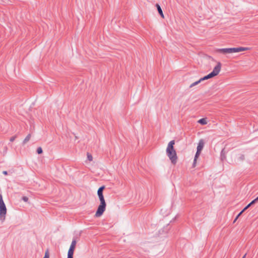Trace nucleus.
<instances>
[{"label": "nucleus", "mask_w": 258, "mask_h": 258, "mask_svg": "<svg viewBox=\"0 0 258 258\" xmlns=\"http://www.w3.org/2000/svg\"><path fill=\"white\" fill-rule=\"evenodd\" d=\"M37 153L38 154H41L42 153V149L41 147H39L37 149Z\"/></svg>", "instance_id": "nucleus-18"}, {"label": "nucleus", "mask_w": 258, "mask_h": 258, "mask_svg": "<svg viewBox=\"0 0 258 258\" xmlns=\"http://www.w3.org/2000/svg\"><path fill=\"white\" fill-rule=\"evenodd\" d=\"M245 256H246V254L243 256L242 258H245Z\"/></svg>", "instance_id": "nucleus-28"}, {"label": "nucleus", "mask_w": 258, "mask_h": 258, "mask_svg": "<svg viewBox=\"0 0 258 258\" xmlns=\"http://www.w3.org/2000/svg\"><path fill=\"white\" fill-rule=\"evenodd\" d=\"M87 158H88V160L90 161H91L93 160L92 156L89 153H87Z\"/></svg>", "instance_id": "nucleus-17"}, {"label": "nucleus", "mask_w": 258, "mask_h": 258, "mask_svg": "<svg viewBox=\"0 0 258 258\" xmlns=\"http://www.w3.org/2000/svg\"><path fill=\"white\" fill-rule=\"evenodd\" d=\"M22 200L24 201L27 202L28 201V198L27 197H23Z\"/></svg>", "instance_id": "nucleus-23"}, {"label": "nucleus", "mask_w": 258, "mask_h": 258, "mask_svg": "<svg viewBox=\"0 0 258 258\" xmlns=\"http://www.w3.org/2000/svg\"><path fill=\"white\" fill-rule=\"evenodd\" d=\"M7 213V208L3 199V196L0 194V219L2 221L5 219Z\"/></svg>", "instance_id": "nucleus-5"}, {"label": "nucleus", "mask_w": 258, "mask_h": 258, "mask_svg": "<svg viewBox=\"0 0 258 258\" xmlns=\"http://www.w3.org/2000/svg\"><path fill=\"white\" fill-rule=\"evenodd\" d=\"M255 201L252 200L249 204H248L241 211V213H242L244 211H245L246 209H247L249 207H250L252 205L255 204Z\"/></svg>", "instance_id": "nucleus-9"}, {"label": "nucleus", "mask_w": 258, "mask_h": 258, "mask_svg": "<svg viewBox=\"0 0 258 258\" xmlns=\"http://www.w3.org/2000/svg\"><path fill=\"white\" fill-rule=\"evenodd\" d=\"M76 244V240H73V241H72L71 246H73L74 247H75Z\"/></svg>", "instance_id": "nucleus-19"}, {"label": "nucleus", "mask_w": 258, "mask_h": 258, "mask_svg": "<svg viewBox=\"0 0 258 258\" xmlns=\"http://www.w3.org/2000/svg\"><path fill=\"white\" fill-rule=\"evenodd\" d=\"M204 142L202 140H200L197 146V150L198 152H201L202 150L204 147Z\"/></svg>", "instance_id": "nucleus-6"}, {"label": "nucleus", "mask_w": 258, "mask_h": 258, "mask_svg": "<svg viewBox=\"0 0 258 258\" xmlns=\"http://www.w3.org/2000/svg\"><path fill=\"white\" fill-rule=\"evenodd\" d=\"M253 201H255V203L257 202L258 201V197L253 200Z\"/></svg>", "instance_id": "nucleus-27"}, {"label": "nucleus", "mask_w": 258, "mask_h": 258, "mask_svg": "<svg viewBox=\"0 0 258 258\" xmlns=\"http://www.w3.org/2000/svg\"><path fill=\"white\" fill-rule=\"evenodd\" d=\"M200 154H201V152H198V151L197 150V152L196 153V155H195V158H194L193 166H195V164H196L197 159L199 157Z\"/></svg>", "instance_id": "nucleus-11"}, {"label": "nucleus", "mask_w": 258, "mask_h": 258, "mask_svg": "<svg viewBox=\"0 0 258 258\" xmlns=\"http://www.w3.org/2000/svg\"><path fill=\"white\" fill-rule=\"evenodd\" d=\"M75 247H74L73 246H70L69 249H71V250L74 251Z\"/></svg>", "instance_id": "nucleus-25"}, {"label": "nucleus", "mask_w": 258, "mask_h": 258, "mask_svg": "<svg viewBox=\"0 0 258 258\" xmlns=\"http://www.w3.org/2000/svg\"><path fill=\"white\" fill-rule=\"evenodd\" d=\"M226 157L225 156L224 150H222L221 152V158L222 160H223L225 159Z\"/></svg>", "instance_id": "nucleus-16"}, {"label": "nucleus", "mask_w": 258, "mask_h": 258, "mask_svg": "<svg viewBox=\"0 0 258 258\" xmlns=\"http://www.w3.org/2000/svg\"><path fill=\"white\" fill-rule=\"evenodd\" d=\"M156 7H157L158 12L159 14H160V15L161 16L162 18H164V14L163 13V12H162L161 7L158 4H156Z\"/></svg>", "instance_id": "nucleus-8"}, {"label": "nucleus", "mask_w": 258, "mask_h": 258, "mask_svg": "<svg viewBox=\"0 0 258 258\" xmlns=\"http://www.w3.org/2000/svg\"><path fill=\"white\" fill-rule=\"evenodd\" d=\"M30 138H31V135L30 134L26 136V137L25 138V139L24 140L23 143L24 144H26L27 142H28L30 140Z\"/></svg>", "instance_id": "nucleus-15"}, {"label": "nucleus", "mask_w": 258, "mask_h": 258, "mask_svg": "<svg viewBox=\"0 0 258 258\" xmlns=\"http://www.w3.org/2000/svg\"><path fill=\"white\" fill-rule=\"evenodd\" d=\"M242 213H241V212L238 214V215L236 216V217L235 218V220H234V222L238 219V218L239 217V216L241 215Z\"/></svg>", "instance_id": "nucleus-24"}, {"label": "nucleus", "mask_w": 258, "mask_h": 258, "mask_svg": "<svg viewBox=\"0 0 258 258\" xmlns=\"http://www.w3.org/2000/svg\"><path fill=\"white\" fill-rule=\"evenodd\" d=\"M249 47H239L236 48H218L216 49V51L218 53H222L224 54H230L239 52L242 51H245L249 50Z\"/></svg>", "instance_id": "nucleus-2"}, {"label": "nucleus", "mask_w": 258, "mask_h": 258, "mask_svg": "<svg viewBox=\"0 0 258 258\" xmlns=\"http://www.w3.org/2000/svg\"><path fill=\"white\" fill-rule=\"evenodd\" d=\"M3 173L4 174V175H7L8 174V172L7 171H4L3 172Z\"/></svg>", "instance_id": "nucleus-26"}, {"label": "nucleus", "mask_w": 258, "mask_h": 258, "mask_svg": "<svg viewBox=\"0 0 258 258\" xmlns=\"http://www.w3.org/2000/svg\"><path fill=\"white\" fill-rule=\"evenodd\" d=\"M49 254H48V251H47L45 253V255H44V256L43 257V258H49Z\"/></svg>", "instance_id": "nucleus-21"}, {"label": "nucleus", "mask_w": 258, "mask_h": 258, "mask_svg": "<svg viewBox=\"0 0 258 258\" xmlns=\"http://www.w3.org/2000/svg\"><path fill=\"white\" fill-rule=\"evenodd\" d=\"M175 144V141L172 140L169 142L166 148V154L169 157L171 162L175 164L177 161V155L175 150L174 149V145Z\"/></svg>", "instance_id": "nucleus-1"}, {"label": "nucleus", "mask_w": 258, "mask_h": 258, "mask_svg": "<svg viewBox=\"0 0 258 258\" xmlns=\"http://www.w3.org/2000/svg\"><path fill=\"white\" fill-rule=\"evenodd\" d=\"M74 251L69 249L68 252V258H73Z\"/></svg>", "instance_id": "nucleus-13"}, {"label": "nucleus", "mask_w": 258, "mask_h": 258, "mask_svg": "<svg viewBox=\"0 0 258 258\" xmlns=\"http://www.w3.org/2000/svg\"><path fill=\"white\" fill-rule=\"evenodd\" d=\"M104 188H105V186L104 185H103V186H101V187H100L99 188V189H98L97 195H98V196L99 198L103 196V191Z\"/></svg>", "instance_id": "nucleus-7"}, {"label": "nucleus", "mask_w": 258, "mask_h": 258, "mask_svg": "<svg viewBox=\"0 0 258 258\" xmlns=\"http://www.w3.org/2000/svg\"><path fill=\"white\" fill-rule=\"evenodd\" d=\"M221 64L220 62H218L217 65L214 67L213 70L210 74L201 78V81H203L212 78L218 75L221 71Z\"/></svg>", "instance_id": "nucleus-3"}, {"label": "nucleus", "mask_w": 258, "mask_h": 258, "mask_svg": "<svg viewBox=\"0 0 258 258\" xmlns=\"http://www.w3.org/2000/svg\"><path fill=\"white\" fill-rule=\"evenodd\" d=\"M49 254H48V251H47L45 253V255H44V256L43 257V258H49Z\"/></svg>", "instance_id": "nucleus-22"}, {"label": "nucleus", "mask_w": 258, "mask_h": 258, "mask_svg": "<svg viewBox=\"0 0 258 258\" xmlns=\"http://www.w3.org/2000/svg\"><path fill=\"white\" fill-rule=\"evenodd\" d=\"M198 122L199 123H200L201 124H203V125H205V124H206L207 123L206 119L205 118H201V119H199Z\"/></svg>", "instance_id": "nucleus-12"}, {"label": "nucleus", "mask_w": 258, "mask_h": 258, "mask_svg": "<svg viewBox=\"0 0 258 258\" xmlns=\"http://www.w3.org/2000/svg\"><path fill=\"white\" fill-rule=\"evenodd\" d=\"M99 199L100 201V204L99 205L95 213V216L96 217H99L103 214L105 211L106 206L104 196L99 197Z\"/></svg>", "instance_id": "nucleus-4"}, {"label": "nucleus", "mask_w": 258, "mask_h": 258, "mask_svg": "<svg viewBox=\"0 0 258 258\" xmlns=\"http://www.w3.org/2000/svg\"><path fill=\"white\" fill-rule=\"evenodd\" d=\"M16 136H13V137H12L10 139V142H12L13 141H15V140L16 139Z\"/></svg>", "instance_id": "nucleus-20"}, {"label": "nucleus", "mask_w": 258, "mask_h": 258, "mask_svg": "<svg viewBox=\"0 0 258 258\" xmlns=\"http://www.w3.org/2000/svg\"><path fill=\"white\" fill-rule=\"evenodd\" d=\"M202 82V81H201V79L200 80H199L198 81L191 84L189 86V88H192L194 86H195L196 85L199 84L200 83H201Z\"/></svg>", "instance_id": "nucleus-14"}, {"label": "nucleus", "mask_w": 258, "mask_h": 258, "mask_svg": "<svg viewBox=\"0 0 258 258\" xmlns=\"http://www.w3.org/2000/svg\"><path fill=\"white\" fill-rule=\"evenodd\" d=\"M237 160L238 161H242L244 159V156L243 154H240L237 156Z\"/></svg>", "instance_id": "nucleus-10"}]
</instances>
